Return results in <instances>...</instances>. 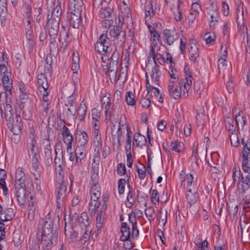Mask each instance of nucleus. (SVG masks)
<instances>
[{"label":"nucleus","instance_id":"58836bf2","mask_svg":"<svg viewBox=\"0 0 250 250\" xmlns=\"http://www.w3.org/2000/svg\"><path fill=\"white\" fill-rule=\"evenodd\" d=\"M86 111V107L85 104H81L77 111L78 118L80 120L82 121L84 118Z\"/></svg>","mask_w":250,"mask_h":250},{"label":"nucleus","instance_id":"338daca9","mask_svg":"<svg viewBox=\"0 0 250 250\" xmlns=\"http://www.w3.org/2000/svg\"><path fill=\"white\" fill-rule=\"evenodd\" d=\"M92 115L93 120H96V122H98V120L100 119L101 116V112L97 109L93 108L92 110Z\"/></svg>","mask_w":250,"mask_h":250},{"label":"nucleus","instance_id":"3c124183","mask_svg":"<svg viewBox=\"0 0 250 250\" xmlns=\"http://www.w3.org/2000/svg\"><path fill=\"white\" fill-rule=\"evenodd\" d=\"M22 107L23 108L22 115L23 119L26 121H30L31 117V113L30 110L26 108L24 105H23Z\"/></svg>","mask_w":250,"mask_h":250},{"label":"nucleus","instance_id":"1a4fd4ad","mask_svg":"<svg viewBox=\"0 0 250 250\" xmlns=\"http://www.w3.org/2000/svg\"><path fill=\"white\" fill-rule=\"evenodd\" d=\"M60 20L48 18L46 26L48 28L49 36L52 37L51 43L54 45L53 42L57 36L59 29V22Z\"/></svg>","mask_w":250,"mask_h":250},{"label":"nucleus","instance_id":"864d4df0","mask_svg":"<svg viewBox=\"0 0 250 250\" xmlns=\"http://www.w3.org/2000/svg\"><path fill=\"white\" fill-rule=\"evenodd\" d=\"M119 53L118 51L116 50L113 51L109 59V63H118Z\"/></svg>","mask_w":250,"mask_h":250},{"label":"nucleus","instance_id":"2eb2a0df","mask_svg":"<svg viewBox=\"0 0 250 250\" xmlns=\"http://www.w3.org/2000/svg\"><path fill=\"white\" fill-rule=\"evenodd\" d=\"M64 143L67 145V149L70 151L71 149L73 137L70 133L69 129L65 126L62 127V133Z\"/></svg>","mask_w":250,"mask_h":250},{"label":"nucleus","instance_id":"a18cd8bd","mask_svg":"<svg viewBox=\"0 0 250 250\" xmlns=\"http://www.w3.org/2000/svg\"><path fill=\"white\" fill-rule=\"evenodd\" d=\"M180 178L182 182L186 181L188 186H190L194 180L193 176L191 174H187L186 178L184 177V175L182 174H180Z\"/></svg>","mask_w":250,"mask_h":250},{"label":"nucleus","instance_id":"f8f14e48","mask_svg":"<svg viewBox=\"0 0 250 250\" xmlns=\"http://www.w3.org/2000/svg\"><path fill=\"white\" fill-rule=\"evenodd\" d=\"M78 11H69V20L70 24L74 28H78L81 22L82 13Z\"/></svg>","mask_w":250,"mask_h":250},{"label":"nucleus","instance_id":"e2e57ef3","mask_svg":"<svg viewBox=\"0 0 250 250\" xmlns=\"http://www.w3.org/2000/svg\"><path fill=\"white\" fill-rule=\"evenodd\" d=\"M160 222H162V223L164 225L167 221V211L166 210H162L161 209L160 211Z\"/></svg>","mask_w":250,"mask_h":250},{"label":"nucleus","instance_id":"423d86ee","mask_svg":"<svg viewBox=\"0 0 250 250\" xmlns=\"http://www.w3.org/2000/svg\"><path fill=\"white\" fill-rule=\"evenodd\" d=\"M101 104H104L105 107V120L106 121L111 120V117L118 115L119 112V106L113 104L111 105L109 98L106 96H104L101 99Z\"/></svg>","mask_w":250,"mask_h":250},{"label":"nucleus","instance_id":"5701e85b","mask_svg":"<svg viewBox=\"0 0 250 250\" xmlns=\"http://www.w3.org/2000/svg\"><path fill=\"white\" fill-rule=\"evenodd\" d=\"M61 14V2L58 0L56 7L51 10V14L48 15V18L60 20Z\"/></svg>","mask_w":250,"mask_h":250},{"label":"nucleus","instance_id":"f704fd0d","mask_svg":"<svg viewBox=\"0 0 250 250\" xmlns=\"http://www.w3.org/2000/svg\"><path fill=\"white\" fill-rule=\"evenodd\" d=\"M145 15L146 22L150 20L151 18L154 15V12L153 9V5L152 3L150 2L146 5V8Z\"/></svg>","mask_w":250,"mask_h":250},{"label":"nucleus","instance_id":"13d9d810","mask_svg":"<svg viewBox=\"0 0 250 250\" xmlns=\"http://www.w3.org/2000/svg\"><path fill=\"white\" fill-rule=\"evenodd\" d=\"M199 158V155L198 153V144L195 142L193 146L191 159H195Z\"/></svg>","mask_w":250,"mask_h":250},{"label":"nucleus","instance_id":"a211bd4d","mask_svg":"<svg viewBox=\"0 0 250 250\" xmlns=\"http://www.w3.org/2000/svg\"><path fill=\"white\" fill-rule=\"evenodd\" d=\"M190 48L189 49V53L190 55V59L193 62H196L197 58L199 56V52L198 48L195 41H192L189 43Z\"/></svg>","mask_w":250,"mask_h":250},{"label":"nucleus","instance_id":"603ef678","mask_svg":"<svg viewBox=\"0 0 250 250\" xmlns=\"http://www.w3.org/2000/svg\"><path fill=\"white\" fill-rule=\"evenodd\" d=\"M151 200L152 203L155 205L157 204L159 201V195L158 191L156 189L152 190Z\"/></svg>","mask_w":250,"mask_h":250},{"label":"nucleus","instance_id":"e433bc0d","mask_svg":"<svg viewBox=\"0 0 250 250\" xmlns=\"http://www.w3.org/2000/svg\"><path fill=\"white\" fill-rule=\"evenodd\" d=\"M183 143L178 141L172 142L170 146V148L172 150L178 153L181 152V151L183 149Z\"/></svg>","mask_w":250,"mask_h":250},{"label":"nucleus","instance_id":"2f4dec72","mask_svg":"<svg viewBox=\"0 0 250 250\" xmlns=\"http://www.w3.org/2000/svg\"><path fill=\"white\" fill-rule=\"evenodd\" d=\"M8 64L7 61L5 60V56L4 52L2 53L1 58L0 59V72L5 74L7 73L6 65Z\"/></svg>","mask_w":250,"mask_h":250},{"label":"nucleus","instance_id":"49530a36","mask_svg":"<svg viewBox=\"0 0 250 250\" xmlns=\"http://www.w3.org/2000/svg\"><path fill=\"white\" fill-rule=\"evenodd\" d=\"M125 100L126 103L129 105H133L135 104L134 100V95L132 92H128L125 95Z\"/></svg>","mask_w":250,"mask_h":250},{"label":"nucleus","instance_id":"4c0bfd02","mask_svg":"<svg viewBox=\"0 0 250 250\" xmlns=\"http://www.w3.org/2000/svg\"><path fill=\"white\" fill-rule=\"evenodd\" d=\"M229 138L231 145L234 147H237L239 145V140L237 134V131L233 133H230Z\"/></svg>","mask_w":250,"mask_h":250},{"label":"nucleus","instance_id":"5fc2aeb1","mask_svg":"<svg viewBox=\"0 0 250 250\" xmlns=\"http://www.w3.org/2000/svg\"><path fill=\"white\" fill-rule=\"evenodd\" d=\"M111 13L110 8H102L100 11V16L101 18H105L109 17Z\"/></svg>","mask_w":250,"mask_h":250},{"label":"nucleus","instance_id":"4d7b16f0","mask_svg":"<svg viewBox=\"0 0 250 250\" xmlns=\"http://www.w3.org/2000/svg\"><path fill=\"white\" fill-rule=\"evenodd\" d=\"M126 181L125 179H120L118 180V191L120 194H123L125 191V187Z\"/></svg>","mask_w":250,"mask_h":250},{"label":"nucleus","instance_id":"ddd939ff","mask_svg":"<svg viewBox=\"0 0 250 250\" xmlns=\"http://www.w3.org/2000/svg\"><path fill=\"white\" fill-rule=\"evenodd\" d=\"M100 163V157L99 154L94 155L92 164L91 175L90 179H93L95 182L99 179V166Z\"/></svg>","mask_w":250,"mask_h":250},{"label":"nucleus","instance_id":"7ed1b4c3","mask_svg":"<svg viewBox=\"0 0 250 250\" xmlns=\"http://www.w3.org/2000/svg\"><path fill=\"white\" fill-rule=\"evenodd\" d=\"M185 78L180 82V89H178V85L174 81H170L168 84V91L170 96L177 99L181 96L186 98L188 96V92L191 89L192 83V78L190 72L185 71Z\"/></svg>","mask_w":250,"mask_h":250},{"label":"nucleus","instance_id":"c756f323","mask_svg":"<svg viewBox=\"0 0 250 250\" xmlns=\"http://www.w3.org/2000/svg\"><path fill=\"white\" fill-rule=\"evenodd\" d=\"M21 91L20 99L21 104L24 105L26 103L30 104V100L28 96L26 94V89L23 85H21L19 88Z\"/></svg>","mask_w":250,"mask_h":250},{"label":"nucleus","instance_id":"b1692460","mask_svg":"<svg viewBox=\"0 0 250 250\" xmlns=\"http://www.w3.org/2000/svg\"><path fill=\"white\" fill-rule=\"evenodd\" d=\"M146 88L147 92L148 94L151 92H153L154 95L158 97L160 94V91L158 88H156L153 85H151L150 83L149 79L147 77V73H146Z\"/></svg>","mask_w":250,"mask_h":250},{"label":"nucleus","instance_id":"6ab92c4d","mask_svg":"<svg viewBox=\"0 0 250 250\" xmlns=\"http://www.w3.org/2000/svg\"><path fill=\"white\" fill-rule=\"evenodd\" d=\"M186 197L188 204L191 205L194 204L198 199V195L197 192V189L195 188L193 189L189 188L187 190Z\"/></svg>","mask_w":250,"mask_h":250},{"label":"nucleus","instance_id":"a878e982","mask_svg":"<svg viewBox=\"0 0 250 250\" xmlns=\"http://www.w3.org/2000/svg\"><path fill=\"white\" fill-rule=\"evenodd\" d=\"M88 142V135L84 131L81 132L79 134V139L78 143V146L80 148H86Z\"/></svg>","mask_w":250,"mask_h":250},{"label":"nucleus","instance_id":"0eeeda50","mask_svg":"<svg viewBox=\"0 0 250 250\" xmlns=\"http://www.w3.org/2000/svg\"><path fill=\"white\" fill-rule=\"evenodd\" d=\"M227 53V45H222L220 51L221 57L218 61V68L220 72H228L230 68L231 64L226 61Z\"/></svg>","mask_w":250,"mask_h":250},{"label":"nucleus","instance_id":"69168bd1","mask_svg":"<svg viewBox=\"0 0 250 250\" xmlns=\"http://www.w3.org/2000/svg\"><path fill=\"white\" fill-rule=\"evenodd\" d=\"M117 72V71H112L109 70H107L105 74L108 76L111 82H115L116 81Z\"/></svg>","mask_w":250,"mask_h":250},{"label":"nucleus","instance_id":"9b49d317","mask_svg":"<svg viewBox=\"0 0 250 250\" xmlns=\"http://www.w3.org/2000/svg\"><path fill=\"white\" fill-rule=\"evenodd\" d=\"M38 89L41 95L48 94V85L46 77L42 74L38 75Z\"/></svg>","mask_w":250,"mask_h":250},{"label":"nucleus","instance_id":"7c9ffc66","mask_svg":"<svg viewBox=\"0 0 250 250\" xmlns=\"http://www.w3.org/2000/svg\"><path fill=\"white\" fill-rule=\"evenodd\" d=\"M15 184L19 183L20 184H25V176L21 168H18L16 170L15 173Z\"/></svg>","mask_w":250,"mask_h":250},{"label":"nucleus","instance_id":"39448f33","mask_svg":"<svg viewBox=\"0 0 250 250\" xmlns=\"http://www.w3.org/2000/svg\"><path fill=\"white\" fill-rule=\"evenodd\" d=\"M36 145V142H34L32 140V170L34 171L32 173L35 177V180L38 181V178H40L42 167L40 164L41 157L39 148Z\"/></svg>","mask_w":250,"mask_h":250},{"label":"nucleus","instance_id":"ea45409f","mask_svg":"<svg viewBox=\"0 0 250 250\" xmlns=\"http://www.w3.org/2000/svg\"><path fill=\"white\" fill-rule=\"evenodd\" d=\"M14 210L12 208H8L4 210L3 222L11 220L15 216Z\"/></svg>","mask_w":250,"mask_h":250},{"label":"nucleus","instance_id":"774afa93","mask_svg":"<svg viewBox=\"0 0 250 250\" xmlns=\"http://www.w3.org/2000/svg\"><path fill=\"white\" fill-rule=\"evenodd\" d=\"M208 243L207 240L200 242L199 243L197 250H208Z\"/></svg>","mask_w":250,"mask_h":250},{"label":"nucleus","instance_id":"f03ea898","mask_svg":"<svg viewBox=\"0 0 250 250\" xmlns=\"http://www.w3.org/2000/svg\"><path fill=\"white\" fill-rule=\"evenodd\" d=\"M90 201L89 203V210L91 215L96 214V226L98 229H101L103 226V224L105 214L106 205L103 202H99L98 199L101 194L96 193H90Z\"/></svg>","mask_w":250,"mask_h":250},{"label":"nucleus","instance_id":"4468645a","mask_svg":"<svg viewBox=\"0 0 250 250\" xmlns=\"http://www.w3.org/2000/svg\"><path fill=\"white\" fill-rule=\"evenodd\" d=\"M72 65L71 67L73 75V79H79L78 71L80 69L79 62L80 58L78 52H73L72 55Z\"/></svg>","mask_w":250,"mask_h":250},{"label":"nucleus","instance_id":"c85d7f7f","mask_svg":"<svg viewBox=\"0 0 250 250\" xmlns=\"http://www.w3.org/2000/svg\"><path fill=\"white\" fill-rule=\"evenodd\" d=\"M120 121L119 123V126L118 131H117V135H112V144L114 146H116L118 148L121 146L120 144V137L122 136V132L120 131L121 129V125Z\"/></svg>","mask_w":250,"mask_h":250},{"label":"nucleus","instance_id":"dca6fc26","mask_svg":"<svg viewBox=\"0 0 250 250\" xmlns=\"http://www.w3.org/2000/svg\"><path fill=\"white\" fill-rule=\"evenodd\" d=\"M85 9L82 0H69V11H78L83 12Z\"/></svg>","mask_w":250,"mask_h":250},{"label":"nucleus","instance_id":"bf43d9fd","mask_svg":"<svg viewBox=\"0 0 250 250\" xmlns=\"http://www.w3.org/2000/svg\"><path fill=\"white\" fill-rule=\"evenodd\" d=\"M242 156L243 158H250V146L248 147L247 144L243 147Z\"/></svg>","mask_w":250,"mask_h":250},{"label":"nucleus","instance_id":"c03bdc74","mask_svg":"<svg viewBox=\"0 0 250 250\" xmlns=\"http://www.w3.org/2000/svg\"><path fill=\"white\" fill-rule=\"evenodd\" d=\"M66 191V186L64 183H62L59 188L57 197L64 198L65 197V192Z\"/></svg>","mask_w":250,"mask_h":250},{"label":"nucleus","instance_id":"20e7f679","mask_svg":"<svg viewBox=\"0 0 250 250\" xmlns=\"http://www.w3.org/2000/svg\"><path fill=\"white\" fill-rule=\"evenodd\" d=\"M23 15L26 19L27 24H25V38L26 39V47L30 50L31 48V25L30 24L31 15V0H25L22 6Z\"/></svg>","mask_w":250,"mask_h":250},{"label":"nucleus","instance_id":"4be33fe9","mask_svg":"<svg viewBox=\"0 0 250 250\" xmlns=\"http://www.w3.org/2000/svg\"><path fill=\"white\" fill-rule=\"evenodd\" d=\"M121 232L122 235L120 240L123 241H127L130 238V229L126 223H123L121 227Z\"/></svg>","mask_w":250,"mask_h":250},{"label":"nucleus","instance_id":"a19ab883","mask_svg":"<svg viewBox=\"0 0 250 250\" xmlns=\"http://www.w3.org/2000/svg\"><path fill=\"white\" fill-rule=\"evenodd\" d=\"M145 214L150 221L153 220L156 216L154 209L152 207H149L146 208Z\"/></svg>","mask_w":250,"mask_h":250},{"label":"nucleus","instance_id":"bb28decb","mask_svg":"<svg viewBox=\"0 0 250 250\" xmlns=\"http://www.w3.org/2000/svg\"><path fill=\"white\" fill-rule=\"evenodd\" d=\"M78 221L82 229L87 228L89 226L88 217L86 212H83L81 215L78 217Z\"/></svg>","mask_w":250,"mask_h":250},{"label":"nucleus","instance_id":"6e6552de","mask_svg":"<svg viewBox=\"0 0 250 250\" xmlns=\"http://www.w3.org/2000/svg\"><path fill=\"white\" fill-rule=\"evenodd\" d=\"M25 184H15V188L16 190V194L17 198V201L19 204L23 205L26 202V199L29 198L31 200V195L29 196L30 192L28 193L25 189Z\"/></svg>","mask_w":250,"mask_h":250},{"label":"nucleus","instance_id":"09e8293b","mask_svg":"<svg viewBox=\"0 0 250 250\" xmlns=\"http://www.w3.org/2000/svg\"><path fill=\"white\" fill-rule=\"evenodd\" d=\"M196 118L198 125H202L204 124L205 120V114L204 111H203L201 112H197Z\"/></svg>","mask_w":250,"mask_h":250},{"label":"nucleus","instance_id":"37998d69","mask_svg":"<svg viewBox=\"0 0 250 250\" xmlns=\"http://www.w3.org/2000/svg\"><path fill=\"white\" fill-rule=\"evenodd\" d=\"M35 3L33 4V6L34 7V14L38 15H42V0H38L36 1L35 0Z\"/></svg>","mask_w":250,"mask_h":250},{"label":"nucleus","instance_id":"72a5a7b5","mask_svg":"<svg viewBox=\"0 0 250 250\" xmlns=\"http://www.w3.org/2000/svg\"><path fill=\"white\" fill-rule=\"evenodd\" d=\"M155 63V65L152 68V70L150 73L151 82L153 83V79H155V82L157 81V79L160 78V72L158 66L156 64V62Z\"/></svg>","mask_w":250,"mask_h":250},{"label":"nucleus","instance_id":"aec40b11","mask_svg":"<svg viewBox=\"0 0 250 250\" xmlns=\"http://www.w3.org/2000/svg\"><path fill=\"white\" fill-rule=\"evenodd\" d=\"M225 123L226 128L229 133L237 131L238 126L232 118L229 117H227L225 120Z\"/></svg>","mask_w":250,"mask_h":250},{"label":"nucleus","instance_id":"412c9836","mask_svg":"<svg viewBox=\"0 0 250 250\" xmlns=\"http://www.w3.org/2000/svg\"><path fill=\"white\" fill-rule=\"evenodd\" d=\"M241 14L242 19L241 18H240L238 13L237 14V22L238 24V31L242 34H246V38L247 39V35H249L247 31V27L245 25L244 22L243 21L244 18L243 11H242Z\"/></svg>","mask_w":250,"mask_h":250},{"label":"nucleus","instance_id":"393cba45","mask_svg":"<svg viewBox=\"0 0 250 250\" xmlns=\"http://www.w3.org/2000/svg\"><path fill=\"white\" fill-rule=\"evenodd\" d=\"M4 118L7 122L8 127L11 131L14 134H16L15 126L13 125L14 123V113L13 112L4 114Z\"/></svg>","mask_w":250,"mask_h":250},{"label":"nucleus","instance_id":"79ce46f5","mask_svg":"<svg viewBox=\"0 0 250 250\" xmlns=\"http://www.w3.org/2000/svg\"><path fill=\"white\" fill-rule=\"evenodd\" d=\"M50 237V235H41V241L42 247H45L47 249V250L50 249L51 248Z\"/></svg>","mask_w":250,"mask_h":250},{"label":"nucleus","instance_id":"473e14b6","mask_svg":"<svg viewBox=\"0 0 250 250\" xmlns=\"http://www.w3.org/2000/svg\"><path fill=\"white\" fill-rule=\"evenodd\" d=\"M90 193H96L101 194L100 188L99 186V179H97V182H95L93 179H90Z\"/></svg>","mask_w":250,"mask_h":250},{"label":"nucleus","instance_id":"cd10ccee","mask_svg":"<svg viewBox=\"0 0 250 250\" xmlns=\"http://www.w3.org/2000/svg\"><path fill=\"white\" fill-rule=\"evenodd\" d=\"M217 13H219L217 4L216 2L212 1L207 8V15H212V16H214V18H216Z\"/></svg>","mask_w":250,"mask_h":250},{"label":"nucleus","instance_id":"f3484780","mask_svg":"<svg viewBox=\"0 0 250 250\" xmlns=\"http://www.w3.org/2000/svg\"><path fill=\"white\" fill-rule=\"evenodd\" d=\"M163 34L164 40L168 45L172 44L178 38V34L173 30L166 29Z\"/></svg>","mask_w":250,"mask_h":250},{"label":"nucleus","instance_id":"0e129e2a","mask_svg":"<svg viewBox=\"0 0 250 250\" xmlns=\"http://www.w3.org/2000/svg\"><path fill=\"white\" fill-rule=\"evenodd\" d=\"M198 15L197 13L190 12L189 15L188 16V23L190 26L192 25Z\"/></svg>","mask_w":250,"mask_h":250},{"label":"nucleus","instance_id":"8fccbe9b","mask_svg":"<svg viewBox=\"0 0 250 250\" xmlns=\"http://www.w3.org/2000/svg\"><path fill=\"white\" fill-rule=\"evenodd\" d=\"M209 19V26L210 27L214 28L218 23V20L219 19V13H217L216 18H214V16H212V15L207 16Z\"/></svg>","mask_w":250,"mask_h":250},{"label":"nucleus","instance_id":"6e6d98bb","mask_svg":"<svg viewBox=\"0 0 250 250\" xmlns=\"http://www.w3.org/2000/svg\"><path fill=\"white\" fill-rule=\"evenodd\" d=\"M85 149V148L77 147L76 149V157H78L80 160H82L84 156Z\"/></svg>","mask_w":250,"mask_h":250},{"label":"nucleus","instance_id":"680f3d73","mask_svg":"<svg viewBox=\"0 0 250 250\" xmlns=\"http://www.w3.org/2000/svg\"><path fill=\"white\" fill-rule=\"evenodd\" d=\"M117 172L120 175H124L126 173V168L125 165L122 163L118 164L117 165Z\"/></svg>","mask_w":250,"mask_h":250},{"label":"nucleus","instance_id":"de8ad7c7","mask_svg":"<svg viewBox=\"0 0 250 250\" xmlns=\"http://www.w3.org/2000/svg\"><path fill=\"white\" fill-rule=\"evenodd\" d=\"M204 39L206 41V43L212 44L214 42L215 35L213 33H207L205 34Z\"/></svg>","mask_w":250,"mask_h":250},{"label":"nucleus","instance_id":"9d476101","mask_svg":"<svg viewBox=\"0 0 250 250\" xmlns=\"http://www.w3.org/2000/svg\"><path fill=\"white\" fill-rule=\"evenodd\" d=\"M232 114L235 117L234 122L238 127L240 126L241 127H243L247 123L244 113L242 110H239V108H237V107H235L232 109Z\"/></svg>","mask_w":250,"mask_h":250},{"label":"nucleus","instance_id":"c9c22d12","mask_svg":"<svg viewBox=\"0 0 250 250\" xmlns=\"http://www.w3.org/2000/svg\"><path fill=\"white\" fill-rule=\"evenodd\" d=\"M134 140L138 146L144 145V143L146 142L145 137L141 135L140 133H135L134 134Z\"/></svg>","mask_w":250,"mask_h":250},{"label":"nucleus","instance_id":"052dcab7","mask_svg":"<svg viewBox=\"0 0 250 250\" xmlns=\"http://www.w3.org/2000/svg\"><path fill=\"white\" fill-rule=\"evenodd\" d=\"M140 104L142 107L146 109L150 106L151 103L150 100L148 98H142L141 99Z\"/></svg>","mask_w":250,"mask_h":250},{"label":"nucleus","instance_id":"f257e3e1","mask_svg":"<svg viewBox=\"0 0 250 250\" xmlns=\"http://www.w3.org/2000/svg\"><path fill=\"white\" fill-rule=\"evenodd\" d=\"M108 35L113 38L114 41H116L115 43L120 44V45H122L125 41V32L114 27L105 34H103L100 36L99 41L95 44V49L97 52L104 54L111 51V48Z\"/></svg>","mask_w":250,"mask_h":250}]
</instances>
